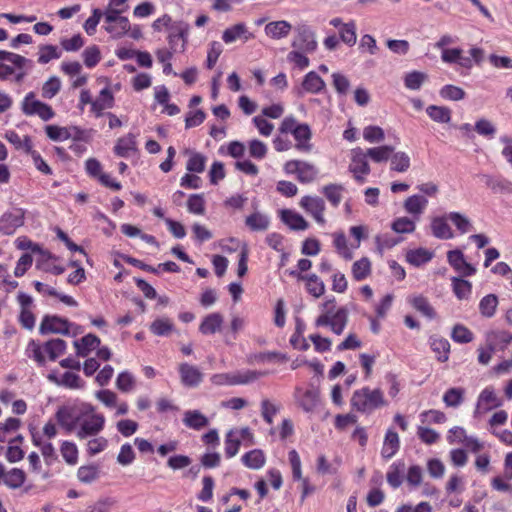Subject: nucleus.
Listing matches in <instances>:
<instances>
[{
    "instance_id": "f257e3e1",
    "label": "nucleus",
    "mask_w": 512,
    "mask_h": 512,
    "mask_svg": "<svg viewBox=\"0 0 512 512\" xmlns=\"http://www.w3.org/2000/svg\"><path fill=\"white\" fill-rule=\"evenodd\" d=\"M57 418L68 431H76L79 439L97 436L105 426V417L96 408L85 402H77L60 408Z\"/></svg>"
},
{
    "instance_id": "f03ea898",
    "label": "nucleus",
    "mask_w": 512,
    "mask_h": 512,
    "mask_svg": "<svg viewBox=\"0 0 512 512\" xmlns=\"http://www.w3.org/2000/svg\"><path fill=\"white\" fill-rule=\"evenodd\" d=\"M320 309L321 314L315 319V327H329L334 334L341 335L348 324V309L344 306L337 307L333 296L322 302Z\"/></svg>"
},
{
    "instance_id": "7ed1b4c3",
    "label": "nucleus",
    "mask_w": 512,
    "mask_h": 512,
    "mask_svg": "<svg viewBox=\"0 0 512 512\" xmlns=\"http://www.w3.org/2000/svg\"><path fill=\"white\" fill-rule=\"evenodd\" d=\"M350 403L353 410L364 414H370L387 405L383 391L379 388L371 389L368 386L355 390Z\"/></svg>"
},
{
    "instance_id": "20e7f679",
    "label": "nucleus",
    "mask_w": 512,
    "mask_h": 512,
    "mask_svg": "<svg viewBox=\"0 0 512 512\" xmlns=\"http://www.w3.org/2000/svg\"><path fill=\"white\" fill-rule=\"evenodd\" d=\"M470 57L463 56L461 48L443 49L441 59L447 64H458L465 69H471L474 64H480L484 58V51L481 48L473 47L469 50Z\"/></svg>"
},
{
    "instance_id": "39448f33",
    "label": "nucleus",
    "mask_w": 512,
    "mask_h": 512,
    "mask_svg": "<svg viewBox=\"0 0 512 512\" xmlns=\"http://www.w3.org/2000/svg\"><path fill=\"white\" fill-rule=\"evenodd\" d=\"M266 375L267 372L245 370L233 373H217L211 376L210 381L216 386H235L251 383Z\"/></svg>"
},
{
    "instance_id": "423d86ee",
    "label": "nucleus",
    "mask_w": 512,
    "mask_h": 512,
    "mask_svg": "<svg viewBox=\"0 0 512 512\" xmlns=\"http://www.w3.org/2000/svg\"><path fill=\"white\" fill-rule=\"evenodd\" d=\"M283 170L287 175H295L298 182L302 184L312 183L319 173L315 165L297 159L285 162Z\"/></svg>"
},
{
    "instance_id": "0eeeda50",
    "label": "nucleus",
    "mask_w": 512,
    "mask_h": 512,
    "mask_svg": "<svg viewBox=\"0 0 512 512\" xmlns=\"http://www.w3.org/2000/svg\"><path fill=\"white\" fill-rule=\"evenodd\" d=\"M348 170L352 173L357 183L363 184L366 181V177L370 174L371 168L364 149L357 147L351 150Z\"/></svg>"
},
{
    "instance_id": "6e6552de",
    "label": "nucleus",
    "mask_w": 512,
    "mask_h": 512,
    "mask_svg": "<svg viewBox=\"0 0 512 512\" xmlns=\"http://www.w3.org/2000/svg\"><path fill=\"white\" fill-rule=\"evenodd\" d=\"M66 350V342L56 338L47 341L42 347L34 348V360L43 364L47 357L50 361H55L59 356L64 354Z\"/></svg>"
},
{
    "instance_id": "1a4fd4ad",
    "label": "nucleus",
    "mask_w": 512,
    "mask_h": 512,
    "mask_svg": "<svg viewBox=\"0 0 512 512\" xmlns=\"http://www.w3.org/2000/svg\"><path fill=\"white\" fill-rule=\"evenodd\" d=\"M503 405V401L499 398L493 387L484 388L478 396L474 417H481L489 411L499 408Z\"/></svg>"
},
{
    "instance_id": "9d476101",
    "label": "nucleus",
    "mask_w": 512,
    "mask_h": 512,
    "mask_svg": "<svg viewBox=\"0 0 512 512\" xmlns=\"http://www.w3.org/2000/svg\"><path fill=\"white\" fill-rule=\"evenodd\" d=\"M300 207L319 225H325V201L319 196L305 195L300 199Z\"/></svg>"
},
{
    "instance_id": "9b49d317",
    "label": "nucleus",
    "mask_w": 512,
    "mask_h": 512,
    "mask_svg": "<svg viewBox=\"0 0 512 512\" xmlns=\"http://www.w3.org/2000/svg\"><path fill=\"white\" fill-rule=\"evenodd\" d=\"M289 275L296 278L298 281L305 283V289L308 294L314 298H320L325 294L326 287L321 278L315 273L302 274L296 270L289 271Z\"/></svg>"
},
{
    "instance_id": "f8f14e48",
    "label": "nucleus",
    "mask_w": 512,
    "mask_h": 512,
    "mask_svg": "<svg viewBox=\"0 0 512 512\" xmlns=\"http://www.w3.org/2000/svg\"><path fill=\"white\" fill-rule=\"evenodd\" d=\"M34 253H38L36 260V267L38 270L51 273L53 275H60L64 273L65 267L59 264V259L48 252H44L40 247L34 243Z\"/></svg>"
},
{
    "instance_id": "ddd939ff",
    "label": "nucleus",
    "mask_w": 512,
    "mask_h": 512,
    "mask_svg": "<svg viewBox=\"0 0 512 512\" xmlns=\"http://www.w3.org/2000/svg\"><path fill=\"white\" fill-rule=\"evenodd\" d=\"M168 31L169 34L167 40L169 48L175 53L183 52L185 50L188 37L187 25L181 22L174 23L169 27Z\"/></svg>"
},
{
    "instance_id": "4468645a",
    "label": "nucleus",
    "mask_w": 512,
    "mask_h": 512,
    "mask_svg": "<svg viewBox=\"0 0 512 512\" xmlns=\"http://www.w3.org/2000/svg\"><path fill=\"white\" fill-rule=\"evenodd\" d=\"M178 373L182 385L188 388L198 387L202 383L204 377L203 373L197 366L187 362L179 364Z\"/></svg>"
},
{
    "instance_id": "2eb2a0df",
    "label": "nucleus",
    "mask_w": 512,
    "mask_h": 512,
    "mask_svg": "<svg viewBox=\"0 0 512 512\" xmlns=\"http://www.w3.org/2000/svg\"><path fill=\"white\" fill-rule=\"evenodd\" d=\"M5 62L21 68L27 62V59L12 52L0 51V79H6L14 73V68L5 64Z\"/></svg>"
},
{
    "instance_id": "dca6fc26",
    "label": "nucleus",
    "mask_w": 512,
    "mask_h": 512,
    "mask_svg": "<svg viewBox=\"0 0 512 512\" xmlns=\"http://www.w3.org/2000/svg\"><path fill=\"white\" fill-rule=\"evenodd\" d=\"M292 136L295 140L294 147L297 151L302 153H310L312 151V131L307 123H302L299 125L298 129L292 133Z\"/></svg>"
},
{
    "instance_id": "f3484780",
    "label": "nucleus",
    "mask_w": 512,
    "mask_h": 512,
    "mask_svg": "<svg viewBox=\"0 0 512 512\" xmlns=\"http://www.w3.org/2000/svg\"><path fill=\"white\" fill-rule=\"evenodd\" d=\"M447 260L450 266L462 276H472L476 273V269L465 260L460 250L448 251Z\"/></svg>"
},
{
    "instance_id": "a211bd4d",
    "label": "nucleus",
    "mask_w": 512,
    "mask_h": 512,
    "mask_svg": "<svg viewBox=\"0 0 512 512\" xmlns=\"http://www.w3.org/2000/svg\"><path fill=\"white\" fill-rule=\"evenodd\" d=\"M115 105V98L109 87L103 88L97 98L92 103L91 113L99 118L104 115V111L113 108Z\"/></svg>"
},
{
    "instance_id": "6ab92c4d",
    "label": "nucleus",
    "mask_w": 512,
    "mask_h": 512,
    "mask_svg": "<svg viewBox=\"0 0 512 512\" xmlns=\"http://www.w3.org/2000/svg\"><path fill=\"white\" fill-rule=\"evenodd\" d=\"M254 38V34L248 30V27L244 23H237L224 30L222 34V40L226 44H230L240 39L244 42Z\"/></svg>"
},
{
    "instance_id": "aec40b11",
    "label": "nucleus",
    "mask_w": 512,
    "mask_h": 512,
    "mask_svg": "<svg viewBox=\"0 0 512 512\" xmlns=\"http://www.w3.org/2000/svg\"><path fill=\"white\" fill-rule=\"evenodd\" d=\"M70 323L57 316H47L44 318L40 325V332L46 333H61L67 334L69 332Z\"/></svg>"
},
{
    "instance_id": "412c9836",
    "label": "nucleus",
    "mask_w": 512,
    "mask_h": 512,
    "mask_svg": "<svg viewBox=\"0 0 512 512\" xmlns=\"http://www.w3.org/2000/svg\"><path fill=\"white\" fill-rule=\"evenodd\" d=\"M17 301L20 306L19 320L23 327L26 329H32V297L24 292H19L17 295Z\"/></svg>"
},
{
    "instance_id": "4be33fe9",
    "label": "nucleus",
    "mask_w": 512,
    "mask_h": 512,
    "mask_svg": "<svg viewBox=\"0 0 512 512\" xmlns=\"http://www.w3.org/2000/svg\"><path fill=\"white\" fill-rule=\"evenodd\" d=\"M5 137L16 149H23L27 153L32 149L30 137L24 133V125H18L17 130L7 131Z\"/></svg>"
},
{
    "instance_id": "5701e85b",
    "label": "nucleus",
    "mask_w": 512,
    "mask_h": 512,
    "mask_svg": "<svg viewBox=\"0 0 512 512\" xmlns=\"http://www.w3.org/2000/svg\"><path fill=\"white\" fill-rule=\"evenodd\" d=\"M223 322L224 318L219 312L210 313L202 319L199 332L203 335H213L221 331Z\"/></svg>"
},
{
    "instance_id": "b1692460",
    "label": "nucleus",
    "mask_w": 512,
    "mask_h": 512,
    "mask_svg": "<svg viewBox=\"0 0 512 512\" xmlns=\"http://www.w3.org/2000/svg\"><path fill=\"white\" fill-rule=\"evenodd\" d=\"M427 205V198L419 194H414L407 197L403 203L405 211L408 214L413 215L416 220H418L421 214L425 211Z\"/></svg>"
},
{
    "instance_id": "393cba45",
    "label": "nucleus",
    "mask_w": 512,
    "mask_h": 512,
    "mask_svg": "<svg viewBox=\"0 0 512 512\" xmlns=\"http://www.w3.org/2000/svg\"><path fill=\"white\" fill-rule=\"evenodd\" d=\"M23 225V214L20 210L5 213L0 218V230L7 235L12 234L16 228Z\"/></svg>"
},
{
    "instance_id": "a878e982",
    "label": "nucleus",
    "mask_w": 512,
    "mask_h": 512,
    "mask_svg": "<svg viewBox=\"0 0 512 512\" xmlns=\"http://www.w3.org/2000/svg\"><path fill=\"white\" fill-rule=\"evenodd\" d=\"M114 153L123 158H127L130 152L137 151L136 135L128 133L127 135L117 139L116 144L113 148Z\"/></svg>"
},
{
    "instance_id": "bb28decb",
    "label": "nucleus",
    "mask_w": 512,
    "mask_h": 512,
    "mask_svg": "<svg viewBox=\"0 0 512 512\" xmlns=\"http://www.w3.org/2000/svg\"><path fill=\"white\" fill-rule=\"evenodd\" d=\"M447 214L444 216H437L431 220V231L434 237L438 239L449 240L454 237V233L448 225Z\"/></svg>"
},
{
    "instance_id": "cd10ccee",
    "label": "nucleus",
    "mask_w": 512,
    "mask_h": 512,
    "mask_svg": "<svg viewBox=\"0 0 512 512\" xmlns=\"http://www.w3.org/2000/svg\"><path fill=\"white\" fill-rule=\"evenodd\" d=\"M281 220L291 230L304 231L309 227V223L304 219V217L301 214L290 209L282 210Z\"/></svg>"
},
{
    "instance_id": "c85d7f7f",
    "label": "nucleus",
    "mask_w": 512,
    "mask_h": 512,
    "mask_svg": "<svg viewBox=\"0 0 512 512\" xmlns=\"http://www.w3.org/2000/svg\"><path fill=\"white\" fill-rule=\"evenodd\" d=\"M297 402L305 412H312L318 405L319 392L315 389H297Z\"/></svg>"
},
{
    "instance_id": "c756f323",
    "label": "nucleus",
    "mask_w": 512,
    "mask_h": 512,
    "mask_svg": "<svg viewBox=\"0 0 512 512\" xmlns=\"http://www.w3.org/2000/svg\"><path fill=\"white\" fill-rule=\"evenodd\" d=\"M292 46L307 52H313L317 47L314 33L307 27L299 28L297 38L294 40Z\"/></svg>"
},
{
    "instance_id": "7c9ffc66",
    "label": "nucleus",
    "mask_w": 512,
    "mask_h": 512,
    "mask_svg": "<svg viewBox=\"0 0 512 512\" xmlns=\"http://www.w3.org/2000/svg\"><path fill=\"white\" fill-rule=\"evenodd\" d=\"M101 341L100 338L94 334H87L79 340L74 341L76 353L80 357H86L89 353L95 350Z\"/></svg>"
},
{
    "instance_id": "2f4dec72",
    "label": "nucleus",
    "mask_w": 512,
    "mask_h": 512,
    "mask_svg": "<svg viewBox=\"0 0 512 512\" xmlns=\"http://www.w3.org/2000/svg\"><path fill=\"white\" fill-rule=\"evenodd\" d=\"M302 89L311 94H319L326 88L325 81L314 71L308 72L302 81Z\"/></svg>"
},
{
    "instance_id": "473e14b6",
    "label": "nucleus",
    "mask_w": 512,
    "mask_h": 512,
    "mask_svg": "<svg viewBox=\"0 0 512 512\" xmlns=\"http://www.w3.org/2000/svg\"><path fill=\"white\" fill-rule=\"evenodd\" d=\"M399 448H400V440H399V436H398L397 432H395L394 430L388 429L385 434V438H384V442H383V446H382V450H381L382 457L385 459L392 458L398 452Z\"/></svg>"
},
{
    "instance_id": "72a5a7b5",
    "label": "nucleus",
    "mask_w": 512,
    "mask_h": 512,
    "mask_svg": "<svg viewBox=\"0 0 512 512\" xmlns=\"http://www.w3.org/2000/svg\"><path fill=\"white\" fill-rule=\"evenodd\" d=\"M291 29L292 26L288 21L279 20L269 22L265 26V33L268 37L272 39H282L289 35Z\"/></svg>"
},
{
    "instance_id": "f704fd0d",
    "label": "nucleus",
    "mask_w": 512,
    "mask_h": 512,
    "mask_svg": "<svg viewBox=\"0 0 512 512\" xmlns=\"http://www.w3.org/2000/svg\"><path fill=\"white\" fill-rule=\"evenodd\" d=\"M208 423V418L198 410H188L184 413L183 424L190 429L201 430Z\"/></svg>"
},
{
    "instance_id": "c9c22d12",
    "label": "nucleus",
    "mask_w": 512,
    "mask_h": 512,
    "mask_svg": "<svg viewBox=\"0 0 512 512\" xmlns=\"http://www.w3.org/2000/svg\"><path fill=\"white\" fill-rule=\"evenodd\" d=\"M345 188L342 184L330 183L322 187V194L328 200V202L335 208H337L343 198V192Z\"/></svg>"
},
{
    "instance_id": "e433bc0d",
    "label": "nucleus",
    "mask_w": 512,
    "mask_h": 512,
    "mask_svg": "<svg viewBox=\"0 0 512 512\" xmlns=\"http://www.w3.org/2000/svg\"><path fill=\"white\" fill-rule=\"evenodd\" d=\"M430 347L439 362H446L449 359L450 343L447 339L442 337H431Z\"/></svg>"
},
{
    "instance_id": "4c0bfd02",
    "label": "nucleus",
    "mask_w": 512,
    "mask_h": 512,
    "mask_svg": "<svg viewBox=\"0 0 512 512\" xmlns=\"http://www.w3.org/2000/svg\"><path fill=\"white\" fill-rule=\"evenodd\" d=\"M409 302L412 305V307L416 311L421 313L423 316H425L429 319H434L436 317L437 313H436L435 309L430 304L429 300L426 297H424L423 295L413 296L409 300Z\"/></svg>"
},
{
    "instance_id": "58836bf2",
    "label": "nucleus",
    "mask_w": 512,
    "mask_h": 512,
    "mask_svg": "<svg viewBox=\"0 0 512 512\" xmlns=\"http://www.w3.org/2000/svg\"><path fill=\"white\" fill-rule=\"evenodd\" d=\"M486 340L495 348L504 350L509 344L512 343V334L506 330L490 331L486 335Z\"/></svg>"
},
{
    "instance_id": "ea45409f",
    "label": "nucleus",
    "mask_w": 512,
    "mask_h": 512,
    "mask_svg": "<svg viewBox=\"0 0 512 512\" xmlns=\"http://www.w3.org/2000/svg\"><path fill=\"white\" fill-rule=\"evenodd\" d=\"M242 463L250 469L258 470L265 465L266 458L262 450L253 449L245 453L242 458Z\"/></svg>"
},
{
    "instance_id": "a19ab883",
    "label": "nucleus",
    "mask_w": 512,
    "mask_h": 512,
    "mask_svg": "<svg viewBox=\"0 0 512 512\" xmlns=\"http://www.w3.org/2000/svg\"><path fill=\"white\" fill-rule=\"evenodd\" d=\"M433 258V252L425 248H417L409 250L406 254V260L411 265L419 267L431 261Z\"/></svg>"
},
{
    "instance_id": "79ce46f5",
    "label": "nucleus",
    "mask_w": 512,
    "mask_h": 512,
    "mask_svg": "<svg viewBox=\"0 0 512 512\" xmlns=\"http://www.w3.org/2000/svg\"><path fill=\"white\" fill-rule=\"evenodd\" d=\"M19 425L20 420L13 417L8 418L4 423H0V444L10 443L14 439L11 434L19 428ZM3 449L4 447L0 445V451Z\"/></svg>"
},
{
    "instance_id": "37998d69",
    "label": "nucleus",
    "mask_w": 512,
    "mask_h": 512,
    "mask_svg": "<svg viewBox=\"0 0 512 512\" xmlns=\"http://www.w3.org/2000/svg\"><path fill=\"white\" fill-rule=\"evenodd\" d=\"M333 245L336 252L345 260H351L353 258L352 248L348 246L347 238L343 232H335L332 234Z\"/></svg>"
},
{
    "instance_id": "c03bdc74",
    "label": "nucleus",
    "mask_w": 512,
    "mask_h": 512,
    "mask_svg": "<svg viewBox=\"0 0 512 512\" xmlns=\"http://www.w3.org/2000/svg\"><path fill=\"white\" fill-rule=\"evenodd\" d=\"M365 152L368 156V159H371L375 163H382L390 159L394 152V147L389 145H382L368 148L365 150Z\"/></svg>"
},
{
    "instance_id": "a18cd8bd",
    "label": "nucleus",
    "mask_w": 512,
    "mask_h": 512,
    "mask_svg": "<svg viewBox=\"0 0 512 512\" xmlns=\"http://www.w3.org/2000/svg\"><path fill=\"white\" fill-rule=\"evenodd\" d=\"M100 476L99 466L96 464L83 465L77 470V478L81 483L91 484Z\"/></svg>"
},
{
    "instance_id": "49530a36",
    "label": "nucleus",
    "mask_w": 512,
    "mask_h": 512,
    "mask_svg": "<svg viewBox=\"0 0 512 512\" xmlns=\"http://www.w3.org/2000/svg\"><path fill=\"white\" fill-rule=\"evenodd\" d=\"M405 469V463L403 461L394 462L386 475L387 482L393 488H398L402 484L403 472Z\"/></svg>"
},
{
    "instance_id": "de8ad7c7",
    "label": "nucleus",
    "mask_w": 512,
    "mask_h": 512,
    "mask_svg": "<svg viewBox=\"0 0 512 512\" xmlns=\"http://www.w3.org/2000/svg\"><path fill=\"white\" fill-rule=\"evenodd\" d=\"M104 28L113 38L118 39L130 30V22L127 17H123L107 24Z\"/></svg>"
},
{
    "instance_id": "09e8293b",
    "label": "nucleus",
    "mask_w": 512,
    "mask_h": 512,
    "mask_svg": "<svg viewBox=\"0 0 512 512\" xmlns=\"http://www.w3.org/2000/svg\"><path fill=\"white\" fill-rule=\"evenodd\" d=\"M245 224L252 231H265L268 229L270 221L267 216L255 212L246 217Z\"/></svg>"
},
{
    "instance_id": "8fccbe9b",
    "label": "nucleus",
    "mask_w": 512,
    "mask_h": 512,
    "mask_svg": "<svg viewBox=\"0 0 512 512\" xmlns=\"http://www.w3.org/2000/svg\"><path fill=\"white\" fill-rule=\"evenodd\" d=\"M498 306V297L495 294L484 296L479 302V311L483 317L491 318L495 315Z\"/></svg>"
},
{
    "instance_id": "3c124183",
    "label": "nucleus",
    "mask_w": 512,
    "mask_h": 512,
    "mask_svg": "<svg viewBox=\"0 0 512 512\" xmlns=\"http://www.w3.org/2000/svg\"><path fill=\"white\" fill-rule=\"evenodd\" d=\"M426 113L435 122L449 123L451 120V109L445 106L430 105Z\"/></svg>"
},
{
    "instance_id": "603ef678",
    "label": "nucleus",
    "mask_w": 512,
    "mask_h": 512,
    "mask_svg": "<svg viewBox=\"0 0 512 512\" xmlns=\"http://www.w3.org/2000/svg\"><path fill=\"white\" fill-rule=\"evenodd\" d=\"M115 385L122 393H130L136 387V379L131 372L123 371L118 374Z\"/></svg>"
},
{
    "instance_id": "864d4df0",
    "label": "nucleus",
    "mask_w": 512,
    "mask_h": 512,
    "mask_svg": "<svg viewBox=\"0 0 512 512\" xmlns=\"http://www.w3.org/2000/svg\"><path fill=\"white\" fill-rule=\"evenodd\" d=\"M174 329V324L167 317L157 318L150 325V331L156 336H168Z\"/></svg>"
},
{
    "instance_id": "5fc2aeb1",
    "label": "nucleus",
    "mask_w": 512,
    "mask_h": 512,
    "mask_svg": "<svg viewBox=\"0 0 512 512\" xmlns=\"http://www.w3.org/2000/svg\"><path fill=\"white\" fill-rule=\"evenodd\" d=\"M447 218L456 227L460 234H466L473 228L469 218L459 212H449L447 214Z\"/></svg>"
},
{
    "instance_id": "6e6d98bb",
    "label": "nucleus",
    "mask_w": 512,
    "mask_h": 512,
    "mask_svg": "<svg viewBox=\"0 0 512 512\" xmlns=\"http://www.w3.org/2000/svg\"><path fill=\"white\" fill-rule=\"evenodd\" d=\"M371 273V262L367 257L357 260L352 265V275L356 281L366 279Z\"/></svg>"
},
{
    "instance_id": "4d7b16f0",
    "label": "nucleus",
    "mask_w": 512,
    "mask_h": 512,
    "mask_svg": "<svg viewBox=\"0 0 512 512\" xmlns=\"http://www.w3.org/2000/svg\"><path fill=\"white\" fill-rule=\"evenodd\" d=\"M452 289L455 296L460 299H468L472 293V284L470 281L453 277L452 278Z\"/></svg>"
},
{
    "instance_id": "13d9d810",
    "label": "nucleus",
    "mask_w": 512,
    "mask_h": 512,
    "mask_svg": "<svg viewBox=\"0 0 512 512\" xmlns=\"http://www.w3.org/2000/svg\"><path fill=\"white\" fill-rule=\"evenodd\" d=\"M22 440V436L17 435L12 441H10V443H8L6 458L9 462L14 463L23 459L24 451L20 447Z\"/></svg>"
},
{
    "instance_id": "bf43d9fd",
    "label": "nucleus",
    "mask_w": 512,
    "mask_h": 512,
    "mask_svg": "<svg viewBox=\"0 0 512 512\" xmlns=\"http://www.w3.org/2000/svg\"><path fill=\"white\" fill-rule=\"evenodd\" d=\"M46 136L55 142H62L70 139V127H61L58 125H45Z\"/></svg>"
},
{
    "instance_id": "052dcab7",
    "label": "nucleus",
    "mask_w": 512,
    "mask_h": 512,
    "mask_svg": "<svg viewBox=\"0 0 512 512\" xmlns=\"http://www.w3.org/2000/svg\"><path fill=\"white\" fill-rule=\"evenodd\" d=\"M25 479L26 475L24 471L18 468H13L10 471L6 472L5 478L2 483L11 489H16L23 485Z\"/></svg>"
},
{
    "instance_id": "680f3d73",
    "label": "nucleus",
    "mask_w": 512,
    "mask_h": 512,
    "mask_svg": "<svg viewBox=\"0 0 512 512\" xmlns=\"http://www.w3.org/2000/svg\"><path fill=\"white\" fill-rule=\"evenodd\" d=\"M207 158L199 152H191L186 163V169L191 173H202L205 170Z\"/></svg>"
},
{
    "instance_id": "e2e57ef3",
    "label": "nucleus",
    "mask_w": 512,
    "mask_h": 512,
    "mask_svg": "<svg viewBox=\"0 0 512 512\" xmlns=\"http://www.w3.org/2000/svg\"><path fill=\"white\" fill-rule=\"evenodd\" d=\"M391 229L398 234H410L416 229L415 221L408 217H398L392 224Z\"/></svg>"
},
{
    "instance_id": "0e129e2a",
    "label": "nucleus",
    "mask_w": 512,
    "mask_h": 512,
    "mask_svg": "<svg viewBox=\"0 0 512 512\" xmlns=\"http://www.w3.org/2000/svg\"><path fill=\"white\" fill-rule=\"evenodd\" d=\"M241 441L236 431H229L225 437V456L234 457L240 449Z\"/></svg>"
},
{
    "instance_id": "69168bd1",
    "label": "nucleus",
    "mask_w": 512,
    "mask_h": 512,
    "mask_svg": "<svg viewBox=\"0 0 512 512\" xmlns=\"http://www.w3.org/2000/svg\"><path fill=\"white\" fill-rule=\"evenodd\" d=\"M451 338L456 343H470L474 339V335L470 329L462 324H456L451 333Z\"/></svg>"
},
{
    "instance_id": "338daca9",
    "label": "nucleus",
    "mask_w": 512,
    "mask_h": 512,
    "mask_svg": "<svg viewBox=\"0 0 512 512\" xmlns=\"http://www.w3.org/2000/svg\"><path fill=\"white\" fill-rule=\"evenodd\" d=\"M439 94L443 99L451 101H459L464 99L466 96L465 91L461 87L451 84L444 85L440 89Z\"/></svg>"
},
{
    "instance_id": "774afa93",
    "label": "nucleus",
    "mask_w": 512,
    "mask_h": 512,
    "mask_svg": "<svg viewBox=\"0 0 512 512\" xmlns=\"http://www.w3.org/2000/svg\"><path fill=\"white\" fill-rule=\"evenodd\" d=\"M391 170L406 172L410 167V157L405 152H397L391 155Z\"/></svg>"
}]
</instances>
